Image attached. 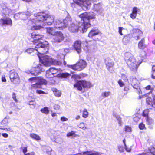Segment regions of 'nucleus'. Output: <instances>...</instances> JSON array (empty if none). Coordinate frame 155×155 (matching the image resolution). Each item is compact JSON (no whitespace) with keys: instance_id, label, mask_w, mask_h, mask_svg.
<instances>
[{"instance_id":"9b49d317","label":"nucleus","mask_w":155,"mask_h":155,"mask_svg":"<svg viewBox=\"0 0 155 155\" xmlns=\"http://www.w3.org/2000/svg\"><path fill=\"white\" fill-rule=\"evenodd\" d=\"M131 85L133 87L137 90V92L139 94L141 93V91L140 89V84L139 81L135 78L131 77L130 79Z\"/></svg>"},{"instance_id":"7ed1b4c3","label":"nucleus","mask_w":155,"mask_h":155,"mask_svg":"<svg viewBox=\"0 0 155 155\" xmlns=\"http://www.w3.org/2000/svg\"><path fill=\"white\" fill-rule=\"evenodd\" d=\"M124 56L125 60L130 69L133 71H136L142 61L137 62L133 55L129 52H126Z\"/></svg>"},{"instance_id":"e2e57ef3","label":"nucleus","mask_w":155,"mask_h":155,"mask_svg":"<svg viewBox=\"0 0 155 155\" xmlns=\"http://www.w3.org/2000/svg\"><path fill=\"white\" fill-rule=\"evenodd\" d=\"M2 81L3 82H5L6 81V80L5 79V75H3L2 78Z\"/></svg>"},{"instance_id":"6e6d98bb","label":"nucleus","mask_w":155,"mask_h":155,"mask_svg":"<svg viewBox=\"0 0 155 155\" xmlns=\"http://www.w3.org/2000/svg\"><path fill=\"white\" fill-rule=\"evenodd\" d=\"M1 134L2 136L5 138H7L8 137V134L5 133H3L2 134Z\"/></svg>"},{"instance_id":"603ef678","label":"nucleus","mask_w":155,"mask_h":155,"mask_svg":"<svg viewBox=\"0 0 155 155\" xmlns=\"http://www.w3.org/2000/svg\"><path fill=\"white\" fill-rule=\"evenodd\" d=\"M119 29V33L121 35H122L123 34L122 33V30L124 29V28L122 27H119L118 28Z\"/></svg>"},{"instance_id":"79ce46f5","label":"nucleus","mask_w":155,"mask_h":155,"mask_svg":"<svg viewBox=\"0 0 155 155\" xmlns=\"http://www.w3.org/2000/svg\"><path fill=\"white\" fill-rule=\"evenodd\" d=\"M34 51H35V49L34 50L33 48H30L27 49L25 51V52H27L29 54H31Z\"/></svg>"},{"instance_id":"b1692460","label":"nucleus","mask_w":155,"mask_h":155,"mask_svg":"<svg viewBox=\"0 0 155 155\" xmlns=\"http://www.w3.org/2000/svg\"><path fill=\"white\" fill-rule=\"evenodd\" d=\"M146 102L147 103L150 105H151V106L155 108V97L153 98V100L152 101L151 98L149 97L146 98Z\"/></svg>"},{"instance_id":"de8ad7c7","label":"nucleus","mask_w":155,"mask_h":155,"mask_svg":"<svg viewBox=\"0 0 155 155\" xmlns=\"http://www.w3.org/2000/svg\"><path fill=\"white\" fill-rule=\"evenodd\" d=\"M125 130L126 132H130L131 131V128L128 126H126L125 128Z\"/></svg>"},{"instance_id":"39448f33","label":"nucleus","mask_w":155,"mask_h":155,"mask_svg":"<svg viewBox=\"0 0 155 155\" xmlns=\"http://www.w3.org/2000/svg\"><path fill=\"white\" fill-rule=\"evenodd\" d=\"M28 81L31 83H35L31 85V88L32 89L41 88L42 85L47 84L46 81L42 77L32 78H29Z\"/></svg>"},{"instance_id":"9d476101","label":"nucleus","mask_w":155,"mask_h":155,"mask_svg":"<svg viewBox=\"0 0 155 155\" xmlns=\"http://www.w3.org/2000/svg\"><path fill=\"white\" fill-rule=\"evenodd\" d=\"M42 66L40 64L38 65L37 67L33 68L31 70H26L25 72L28 74H31L32 75L37 76L41 73V71H44L43 68Z\"/></svg>"},{"instance_id":"473e14b6","label":"nucleus","mask_w":155,"mask_h":155,"mask_svg":"<svg viewBox=\"0 0 155 155\" xmlns=\"http://www.w3.org/2000/svg\"><path fill=\"white\" fill-rule=\"evenodd\" d=\"M111 94V93L110 91H105L102 92L101 94V96L103 98L107 97Z\"/></svg>"},{"instance_id":"864d4df0","label":"nucleus","mask_w":155,"mask_h":155,"mask_svg":"<svg viewBox=\"0 0 155 155\" xmlns=\"http://www.w3.org/2000/svg\"><path fill=\"white\" fill-rule=\"evenodd\" d=\"M46 150L47 153L48 154H49L50 152L52 150L51 148L49 147H47Z\"/></svg>"},{"instance_id":"ddd939ff","label":"nucleus","mask_w":155,"mask_h":155,"mask_svg":"<svg viewBox=\"0 0 155 155\" xmlns=\"http://www.w3.org/2000/svg\"><path fill=\"white\" fill-rule=\"evenodd\" d=\"M31 37L33 39L32 41L34 43L38 42L39 43L42 42L41 41L42 40L43 36L42 35L32 33L31 34Z\"/></svg>"},{"instance_id":"aec40b11","label":"nucleus","mask_w":155,"mask_h":155,"mask_svg":"<svg viewBox=\"0 0 155 155\" xmlns=\"http://www.w3.org/2000/svg\"><path fill=\"white\" fill-rule=\"evenodd\" d=\"M58 20H56V21H54V22L55 26V28L49 27L47 28V32L48 33L51 35H55L56 34V33L57 32H58V31H56L55 29V28L59 29H60L59 28H57L55 27V22L57 21Z\"/></svg>"},{"instance_id":"c03bdc74","label":"nucleus","mask_w":155,"mask_h":155,"mask_svg":"<svg viewBox=\"0 0 155 155\" xmlns=\"http://www.w3.org/2000/svg\"><path fill=\"white\" fill-rule=\"evenodd\" d=\"M139 128L141 130L144 129L145 128V125L143 123H140L139 125Z\"/></svg>"},{"instance_id":"a211bd4d","label":"nucleus","mask_w":155,"mask_h":155,"mask_svg":"<svg viewBox=\"0 0 155 155\" xmlns=\"http://www.w3.org/2000/svg\"><path fill=\"white\" fill-rule=\"evenodd\" d=\"M81 41L77 40L74 42V44L73 47L74 49L78 54H79L81 51Z\"/></svg>"},{"instance_id":"4c0bfd02","label":"nucleus","mask_w":155,"mask_h":155,"mask_svg":"<svg viewBox=\"0 0 155 155\" xmlns=\"http://www.w3.org/2000/svg\"><path fill=\"white\" fill-rule=\"evenodd\" d=\"M54 92V94L56 96L59 97L61 95V92L60 91L55 89L54 91H53Z\"/></svg>"},{"instance_id":"8fccbe9b","label":"nucleus","mask_w":155,"mask_h":155,"mask_svg":"<svg viewBox=\"0 0 155 155\" xmlns=\"http://www.w3.org/2000/svg\"><path fill=\"white\" fill-rule=\"evenodd\" d=\"M122 78L125 81H128V80L127 79L126 76L125 74L122 75Z\"/></svg>"},{"instance_id":"a18cd8bd","label":"nucleus","mask_w":155,"mask_h":155,"mask_svg":"<svg viewBox=\"0 0 155 155\" xmlns=\"http://www.w3.org/2000/svg\"><path fill=\"white\" fill-rule=\"evenodd\" d=\"M75 132L74 131H71V132H68L67 134V136L68 137H70L71 136H73L75 135Z\"/></svg>"},{"instance_id":"4468645a","label":"nucleus","mask_w":155,"mask_h":155,"mask_svg":"<svg viewBox=\"0 0 155 155\" xmlns=\"http://www.w3.org/2000/svg\"><path fill=\"white\" fill-rule=\"evenodd\" d=\"M54 42L58 43L61 42L64 38L63 35L61 32H58L54 35Z\"/></svg>"},{"instance_id":"e433bc0d","label":"nucleus","mask_w":155,"mask_h":155,"mask_svg":"<svg viewBox=\"0 0 155 155\" xmlns=\"http://www.w3.org/2000/svg\"><path fill=\"white\" fill-rule=\"evenodd\" d=\"M28 104L31 108H34L35 107L36 102L34 101L31 100L29 102Z\"/></svg>"},{"instance_id":"6ab92c4d","label":"nucleus","mask_w":155,"mask_h":155,"mask_svg":"<svg viewBox=\"0 0 155 155\" xmlns=\"http://www.w3.org/2000/svg\"><path fill=\"white\" fill-rule=\"evenodd\" d=\"M134 31L133 36L136 40H139L142 36L143 33L140 30L136 29L134 30Z\"/></svg>"},{"instance_id":"5fc2aeb1","label":"nucleus","mask_w":155,"mask_h":155,"mask_svg":"<svg viewBox=\"0 0 155 155\" xmlns=\"http://www.w3.org/2000/svg\"><path fill=\"white\" fill-rule=\"evenodd\" d=\"M54 109L56 110H59L60 108V106L58 104H55L54 106Z\"/></svg>"},{"instance_id":"4d7b16f0","label":"nucleus","mask_w":155,"mask_h":155,"mask_svg":"<svg viewBox=\"0 0 155 155\" xmlns=\"http://www.w3.org/2000/svg\"><path fill=\"white\" fill-rule=\"evenodd\" d=\"M61 120L62 121H67L68 120V119L65 117H62L61 118Z\"/></svg>"},{"instance_id":"1a4fd4ad","label":"nucleus","mask_w":155,"mask_h":155,"mask_svg":"<svg viewBox=\"0 0 155 155\" xmlns=\"http://www.w3.org/2000/svg\"><path fill=\"white\" fill-rule=\"evenodd\" d=\"M74 86L76 87L79 90L81 91L83 88H90L91 86V83L85 81H79L74 84Z\"/></svg>"},{"instance_id":"72a5a7b5","label":"nucleus","mask_w":155,"mask_h":155,"mask_svg":"<svg viewBox=\"0 0 155 155\" xmlns=\"http://www.w3.org/2000/svg\"><path fill=\"white\" fill-rule=\"evenodd\" d=\"M40 111L42 113L46 115L48 114L49 112L48 108L47 107H44V108L41 109L40 110Z\"/></svg>"},{"instance_id":"ea45409f","label":"nucleus","mask_w":155,"mask_h":155,"mask_svg":"<svg viewBox=\"0 0 155 155\" xmlns=\"http://www.w3.org/2000/svg\"><path fill=\"white\" fill-rule=\"evenodd\" d=\"M8 123V119L7 118H5L2 121V124H6Z\"/></svg>"},{"instance_id":"bf43d9fd","label":"nucleus","mask_w":155,"mask_h":155,"mask_svg":"<svg viewBox=\"0 0 155 155\" xmlns=\"http://www.w3.org/2000/svg\"><path fill=\"white\" fill-rule=\"evenodd\" d=\"M151 78L153 79H155V71H152Z\"/></svg>"},{"instance_id":"dca6fc26","label":"nucleus","mask_w":155,"mask_h":155,"mask_svg":"<svg viewBox=\"0 0 155 155\" xmlns=\"http://www.w3.org/2000/svg\"><path fill=\"white\" fill-rule=\"evenodd\" d=\"M10 78L11 82L14 83H16L15 81H18L19 80L18 74L14 70L11 71Z\"/></svg>"},{"instance_id":"69168bd1","label":"nucleus","mask_w":155,"mask_h":155,"mask_svg":"<svg viewBox=\"0 0 155 155\" xmlns=\"http://www.w3.org/2000/svg\"><path fill=\"white\" fill-rule=\"evenodd\" d=\"M25 155H35V153L34 152H32L27 154H25Z\"/></svg>"},{"instance_id":"20e7f679","label":"nucleus","mask_w":155,"mask_h":155,"mask_svg":"<svg viewBox=\"0 0 155 155\" xmlns=\"http://www.w3.org/2000/svg\"><path fill=\"white\" fill-rule=\"evenodd\" d=\"M40 62L45 66H48L53 64L56 65H59L61 64L60 61L52 59L51 57L48 55H44L40 57L38 56Z\"/></svg>"},{"instance_id":"f704fd0d","label":"nucleus","mask_w":155,"mask_h":155,"mask_svg":"<svg viewBox=\"0 0 155 155\" xmlns=\"http://www.w3.org/2000/svg\"><path fill=\"white\" fill-rule=\"evenodd\" d=\"M82 116L84 118H86L88 115V112L87 111V110L86 109H84L83 110Z\"/></svg>"},{"instance_id":"4be33fe9","label":"nucleus","mask_w":155,"mask_h":155,"mask_svg":"<svg viewBox=\"0 0 155 155\" xmlns=\"http://www.w3.org/2000/svg\"><path fill=\"white\" fill-rule=\"evenodd\" d=\"M1 6L2 8L3 12L6 14L9 15L11 12V10L7 8L5 5L4 3L1 4Z\"/></svg>"},{"instance_id":"f257e3e1","label":"nucleus","mask_w":155,"mask_h":155,"mask_svg":"<svg viewBox=\"0 0 155 155\" xmlns=\"http://www.w3.org/2000/svg\"><path fill=\"white\" fill-rule=\"evenodd\" d=\"M81 18V26L78 27L72 21L70 15L67 16L65 19L62 21L58 20L55 22V27L59 28L60 30L63 29L68 25V30L72 33L77 32L78 30L82 31L83 33L85 32L88 28L90 27V24L89 20L94 19L95 15L92 12L87 13L85 12L79 15Z\"/></svg>"},{"instance_id":"a19ab883","label":"nucleus","mask_w":155,"mask_h":155,"mask_svg":"<svg viewBox=\"0 0 155 155\" xmlns=\"http://www.w3.org/2000/svg\"><path fill=\"white\" fill-rule=\"evenodd\" d=\"M70 75V74L67 73H63L61 74V76L63 78H66Z\"/></svg>"},{"instance_id":"09e8293b","label":"nucleus","mask_w":155,"mask_h":155,"mask_svg":"<svg viewBox=\"0 0 155 155\" xmlns=\"http://www.w3.org/2000/svg\"><path fill=\"white\" fill-rule=\"evenodd\" d=\"M118 150L120 152H123L124 151V148L122 146H118Z\"/></svg>"},{"instance_id":"7c9ffc66","label":"nucleus","mask_w":155,"mask_h":155,"mask_svg":"<svg viewBox=\"0 0 155 155\" xmlns=\"http://www.w3.org/2000/svg\"><path fill=\"white\" fill-rule=\"evenodd\" d=\"M130 40L129 35L125 36L123 39V42L124 44L126 45L130 41Z\"/></svg>"},{"instance_id":"393cba45","label":"nucleus","mask_w":155,"mask_h":155,"mask_svg":"<svg viewBox=\"0 0 155 155\" xmlns=\"http://www.w3.org/2000/svg\"><path fill=\"white\" fill-rule=\"evenodd\" d=\"M94 10L96 11L99 14H101L103 10L101 7V5L100 4H95L94 5Z\"/></svg>"},{"instance_id":"c85d7f7f","label":"nucleus","mask_w":155,"mask_h":155,"mask_svg":"<svg viewBox=\"0 0 155 155\" xmlns=\"http://www.w3.org/2000/svg\"><path fill=\"white\" fill-rule=\"evenodd\" d=\"M30 136L31 138L36 140H39L41 139L40 137L38 135L34 133L30 134Z\"/></svg>"},{"instance_id":"0e129e2a","label":"nucleus","mask_w":155,"mask_h":155,"mask_svg":"<svg viewBox=\"0 0 155 155\" xmlns=\"http://www.w3.org/2000/svg\"><path fill=\"white\" fill-rule=\"evenodd\" d=\"M125 149L126 151L128 152H129L131 150V149L130 148H128L127 147V146L126 145V146H125Z\"/></svg>"},{"instance_id":"412c9836","label":"nucleus","mask_w":155,"mask_h":155,"mask_svg":"<svg viewBox=\"0 0 155 155\" xmlns=\"http://www.w3.org/2000/svg\"><path fill=\"white\" fill-rule=\"evenodd\" d=\"M147 124L148 126V127L150 129H152L153 128L154 124V120L151 118L148 117L146 120Z\"/></svg>"},{"instance_id":"cd10ccee","label":"nucleus","mask_w":155,"mask_h":155,"mask_svg":"<svg viewBox=\"0 0 155 155\" xmlns=\"http://www.w3.org/2000/svg\"><path fill=\"white\" fill-rule=\"evenodd\" d=\"M138 48L140 49H144L146 47V45L145 44L144 40V38H142L141 40L139 42L138 44Z\"/></svg>"},{"instance_id":"774afa93","label":"nucleus","mask_w":155,"mask_h":155,"mask_svg":"<svg viewBox=\"0 0 155 155\" xmlns=\"http://www.w3.org/2000/svg\"><path fill=\"white\" fill-rule=\"evenodd\" d=\"M145 88L147 90H150L151 88V86L150 85H148L145 87Z\"/></svg>"},{"instance_id":"f03ea898","label":"nucleus","mask_w":155,"mask_h":155,"mask_svg":"<svg viewBox=\"0 0 155 155\" xmlns=\"http://www.w3.org/2000/svg\"><path fill=\"white\" fill-rule=\"evenodd\" d=\"M34 18L30 19L28 24L31 27V29L34 30L41 29L43 26V22L49 25H51L54 22V17L50 15L47 12H40L34 14Z\"/></svg>"},{"instance_id":"37998d69","label":"nucleus","mask_w":155,"mask_h":155,"mask_svg":"<svg viewBox=\"0 0 155 155\" xmlns=\"http://www.w3.org/2000/svg\"><path fill=\"white\" fill-rule=\"evenodd\" d=\"M118 83L119 86L121 87H123L125 85L124 84L121 79H120L118 81Z\"/></svg>"},{"instance_id":"680f3d73","label":"nucleus","mask_w":155,"mask_h":155,"mask_svg":"<svg viewBox=\"0 0 155 155\" xmlns=\"http://www.w3.org/2000/svg\"><path fill=\"white\" fill-rule=\"evenodd\" d=\"M74 76V78L76 79H80L81 78V75H73V77Z\"/></svg>"},{"instance_id":"49530a36","label":"nucleus","mask_w":155,"mask_h":155,"mask_svg":"<svg viewBox=\"0 0 155 155\" xmlns=\"http://www.w3.org/2000/svg\"><path fill=\"white\" fill-rule=\"evenodd\" d=\"M148 110H145L143 113V116L145 117H147L148 115Z\"/></svg>"},{"instance_id":"5701e85b","label":"nucleus","mask_w":155,"mask_h":155,"mask_svg":"<svg viewBox=\"0 0 155 155\" xmlns=\"http://www.w3.org/2000/svg\"><path fill=\"white\" fill-rule=\"evenodd\" d=\"M31 14L29 12H27L19 14V17L23 20H25L31 15Z\"/></svg>"},{"instance_id":"338daca9","label":"nucleus","mask_w":155,"mask_h":155,"mask_svg":"<svg viewBox=\"0 0 155 155\" xmlns=\"http://www.w3.org/2000/svg\"><path fill=\"white\" fill-rule=\"evenodd\" d=\"M49 154L50 155H55L54 151L52 150L50 152Z\"/></svg>"},{"instance_id":"13d9d810","label":"nucleus","mask_w":155,"mask_h":155,"mask_svg":"<svg viewBox=\"0 0 155 155\" xmlns=\"http://www.w3.org/2000/svg\"><path fill=\"white\" fill-rule=\"evenodd\" d=\"M36 93L38 94H44L45 93L43 91L41 90H36Z\"/></svg>"},{"instance_id":"2f4dec72","label":"nucleus","mask_w":155,"mask_h":155,"mask_svg":"<svg viewBox=\"0 0 155 155\" xmlns=\"http://www.w3.org/2000/svg\"><path fill=\"white\" fill-rule=\"evenodd\" d=\"M113 116L114 117L116 118L117 120L118 121V123L120 125L121 124V118L116 113L113 114Z\"/></svg>"},{"instance_id":"3c124183","label":"nucleus","mask_w":155,"mask_h":155,"mask_svg":"<svg viewBox=\"0 0 155 155\" xmlns=\"http://www.w3.org/2000/svg\"><path fill=\"white\" fill-rule=\"evenodd\" d=\"M129 88L128 87H125L124 88V91L126 92L124 93L125 95L127 93V91L129 90Z\"/></svg>"},{"instance_id":"c9c22d12","label":"nucleus","mask_w":155,"mask_h":155,"mask_svg":"<svg viewBox=\"0 0 155 155\" xmlns=\"http://www.w3.org/2000/svg\"><path fill=\"white\" fill-rule=\"evenodd\" d=\"M79 127L81 129L84 130L87 129V128L85 126V124L83 122L81 123L78 125Z\"/></svg>"},{"instance_id":"2eb2a0df","label":"nucleus","mask_w":155,"mask_h":155,"mask_svg":"<svg viewBox=\"0 0 155 155\" xmlns=\"http://www.w3.org/2000/svg\"><path fill=\"white\" fill-rule=\"evenodd\" d=\"M0 24L3 26H12V21L9 18H2L0 19Z\"/></svg>"},{"instance_id":"6e6552de","label":"nucleus","mask_w":155,"mask_h":155,"mask_svg":"<svg viewBox=\"0 0 155 155\" xmlns=\"http://www.w3.org/2000/svg\"><path fill=\"white\" fill-rule=\"evenodd\" d=\"M87 64L86 62L83 60H81L79 62L76 64L74 65H70L69 67L74 70L80 71L85 68Z\"/></svg>"},{"instance_id":"0eeeda50","label":"nucleus","mask_w":155,"mask_h":155,"mask_svg":"<svg viewBox=\"0 0 155 155\" xmlns=\"http://www.w3.org/2000/svg\"><path fill=\"white\" fill-rule=\"evenodd\" d=\"M92 1V0H73L75 3L81 6L84 10H86L89 8Z\"/></svg>"},{"instance_id":"f8f14e48","label":"nucleus","mask_w":155,"mask_h":155,"mask_svg":"<svg viewBox=\"0 0 155 155\" xmlns=\"http://www.w3.org/2000/svg\"><path fill=\"white\" fill-rule=\"evenodd\" d=\"M58 71L57 69L54 68H51L46 72V76L48 78H50L54 76V75L56 74Z\"/></svg>"},{"instance_id":"423d86ee","label":"nucleus","mask_w":155,"mask_h":155,"mask_svg":"<svg viewBox=\"0 0 155 155\" xmlns=\"http://www.w3.org/2000/svg\"><path fill=\"white\" fill-rule=\"evenodd\" d=\"M48 44V42L46 41L38 43L35 47V51L39 54H42L47 53L48 51L47 48Z\"/></svg>"},{"instance_id":"58836bf2","label":"nucleus","mask_w":155,"mask_h":155,"mask_svg":"<svg viewBox=\"0 0 155 155\" xmlns=\"http://www.w3.org/2000/svg\"><path fill=\"white\" fill-rule=\"evenodd\" d=\"M21 149L22 150V151L25 154L27 151V146H22L21 147Z\"/></svg>"},{"instance_id":"052dcab7","label":"nucleus","mask_w":155,"mask_h":155,"mask_svg":"<svg viewBox=\"0 0 155 155\" xmlns=\"http://www.w3.org/2000/svg\"><path fill=\"white\" fill-rule=\"evenodd\" d=\"M12 97L16 102H17L15 94V93H12Z\"/></svg>"},{"instance_id":"c756f323","label":"nucleus","mask_w":155,"mask_h":155,"mask_svg":"<svg viewBox=\"0 0 155 155\" xmlns=\"http://www.w3.org/2000/svg\"><path fill=\"white\" fill-rule=\"evenodd\" d=\"M138 155H155V148H153L152 150H150V153H143L141 154H139Z\"/></svg>"},{"instance_id":"bb28decb","label":"nucleus","mask_w":155,"mask_h":155,"mask_svg":"<svg viewBox=\"0 0 155 155\" xmlns=\"http://www.w3.org/2000/svg\"><path fill=\"white\" fill-rule=\"evenodd\" d=\"M99 33L98 31L96 29L91 30L88 35V36L89 37H92L94 36Z\"/></svg>"},{"instance_id":"f3484780","label":"nucleus","mask_w":155,"mask_h":155,"mask_svg":"<svg viewBox=\"0 0 155 155\" xmlns=\"http://www.w3.org/2000/svg\"><path fill=\"white\" fill-rule=\"evenodd\" d=\"M105 64L107 68L110 71H111L112 70H110L112 68L114 65V63L113 61L109 58H107L105 59Z\"/></svg>"},{"instance_id":"a878e982","label":"nucleus","mask_w":155,"mask_h":155,"mask_svg":"<svg viewBox=\"0 0 155 155\" xmlns=\"http://www.w3.org/2000/svg\"><path fill=\"white\" fill-rule=\"evenodd\" d=\"M138 8L136 7H134L132 10V13L130 14V17L133 19L136 18L137 14Z\"/></svg>"}]
</instances>
